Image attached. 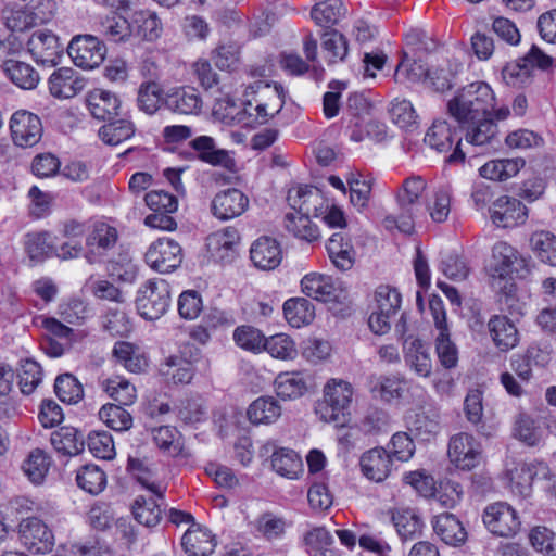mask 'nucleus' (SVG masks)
Returning <instances> with one entry per match:
<instances>
[{
  "mask_svg": "<svg viewBox=\"0 0 556 556\" xmlns=\"http://www.w3.org/2000/svg\"><path fill=\"white\" fill-rule=\"evenodd\" d=\"M233 340L240 348L252 352H260L265 343L264 334L252 326L238 327L233 332Z\"/></svg>",
  "mask_w": 556,
  "mask_h": 556,
  "instance_id": "nucleus-61",
  "label": "nucleus"
},
{
  "mask_svg": "<svg viewBox=\"0 0 556 556\" xmlns=\"http://www.w3.org/2000/svg\"><path fill=\"white\" fill-rule=\"evenodd\" d=\"M48 86L52 97L70 99L84 90L86 80L74 68L60 67L50 75Z\"/></svg>",
  "mask_w": 556,
  "mask_h": 556,
  "instance_id": "nucleus-17",
  "label": "nucleus"
},
{
  "mask_svg": "<svg viewBox=\"0 0 556 556\" xmlns=\"http://www.w3.org/2000/svg\"><path fill=\"white\" fill-rule=\"evenodd\" d=\"M137 480L142 486L149 490L153 496L146 497L139 495L136 497L132 504L134 517L139 523L148 528H153L157 526L162 519V507H166L164 496L166 488L160 483L149 481L143 476H138Z\"/></svg>",
  "mask_w": 556,
  "mask_h": 556,
  "instance_id": "nucleus-6",
  "label": "nucleus"
},
{
  "mask_svg": "<svg viewBox=\"0 0 556 556\" xmlns=\"http://www.w3.org/2000/svg\"><path fill=\"white\" fill-rule=\"evenodd\" d=\"M304 544L312 556H333V551L330 548L333 538L324 527H317L306 532Z\"/></svg>",
  "mask_w": 556,
  "mask_h": 556,
  "instance_id": "nucleus-49",
  "label": "nucleus"
},
{
  "mask_svg": "<svg viewBox=\"0 0 556 556\" xmlns=\"http://www.w3.org/2000/svg\"><path fill=\"white\" fill-rule=\"evenodd\" d=\"M426 190V181L420 176H412L404 180L402 189L397 193V203L401 211L410 214L415 218L425 215L420 198Z\"/></svg>",
  "mask_w": 556,
  "mask_h": 556,
  "instance_id": "nucleus-23",
  "label": "nucleus"
},
{
  "mask_svg": "<svg viewBox=\"0 0 556 556\" xmlns=\"http://www.w3.org/2000/svg\"><path fill=\"white\" fill-rule=\"evenodd\" d=\"M87 445L90 453L101 459H112L115 456V445L112 435L106 431L89 433Z\"/></svg>",
  "mask_w": 556,
  "mask_h": 556,
  "instance_id": "nucleus-59",
  "label": "nucleus"
},
{
  "mask_svg": "<svg viewBox=\"0 0 556 556\" xmlns=\"http://www.w3.org/2000/svg\"><path fill=\"white\" fill-rule=\"evenodd\" d=\"M346 181L350 189L351 203L357 207L358 211H363L367 207L370 199L371 180L363 178L359 174H351Z\"/></svg>",
  "mask_w": 556,
  "mask_h": 556,
  "instance_id": "nucleus-54",
  "label": "nucleus"
},
{
  "mask_svg": "<svg viewBox=\"0 0 556 556\" xmlns=\"http://www.w3.org/2000/svg\"><path fill=\"white\" fill-rule=\"evenodd\" d=\"M301 288L306 296L321 302H337L342 294V290L334 286L331 277L319 274L304 276Z\"/></svg>",
  "mask_w": 556,
  "mask_h": 556,
  "instance_id": "nucleus-27",
  "label": "nucleus"
},
{
  "mask_svg": "<svg viewBox=\"0 0 556 556\" xmlns=\"http://www.w3.org/2000/svg\"><path fill=\"white\" fill-rule=\"evenodd\" d=\"M353 387L341 379L329 380L323 390V400L317 402L315 412L319 418L336 427H345L350 421Z\"/></svg>",
  "mask_w": 556,
  "mask_h": 556,
  "instance_id": "nucleus-2",
  "label": "nucleus"
},
{
  "mask_svg": "<svg viewBox=\"0 0 556 556\" xmlns=\"http://www.w3.org/2000/svg\"><path fill=\"white\" fill-rule=\"evenodd\" d=\"M401 307V294L390 286L381 285L374 293L371 309L380 314L395 315Z\"/></svg>",
  "mask_w": 556,
  "mask_h": 556,
  "instance_id": "nucleus-52",
  "label": "nucleus"
},
{
  "mask_svg": "<svg viewBox=\"0 0 556 556\" xmlns=\"http://www.w3.org/2000/svg\"><path fill=\"white\" fill-rule=\"evenodd\" d=\"M113 355L130 372H141L148 365L147 358L129 342H116Z\"/></svg>",
  "mask_w": 556,
  "mask_h": 556,
  "instance_id": "nucleus-44",
  "label": "nucleus"
},
{
  "mask_svg": "<svg viewBox=\"0 0 556 556\" xmlns=\"http://www.w3.org/2000/svg\"><path fill=\"white\" fill-rule=\"evenodd\" d=\"M164 106L179 114H197L202 106V99L192 87L172 88L165 93Z\"/></svg>",
  "mask_w": 556,
  "mask_h": 556,
  "instance_id": "nucleus-26",
  "label": "nucleus"
},
{
  "mask_svg": "<svg viewBox=\"0 0 556 556\" xmlns=\"http://www.w3.org/2000/svg\"><path fill=\"white\" fill-rule=\"evenodd\" d=\"M189 144L195 152V157L204 163L230 170L236 166V162L229 155V152L216 148L215 140L210 136H199L192 139Z\"/></svg>",
  "mask_w": 556,
  "mask_h": 556,
  "instance_id": "nucleus-21",
  "label": "nucleus"
},
{
  "mask_svg": "<svg viewBox=\"0 0 556 556\" xmlns=\"http://www.w3.org/2000/svg\"><path fill=\"white\" fill-rule=\"evenodd\" d=\"M525 258L518 251L506 242H497L492 249V258L490 262V276L492 278V287L498 289L503 293L511 292L514 285L510 282L514 273L520 274L527 270Z\"/></svg>",
  "mask_w": 556,
  "mask_h": 556,
  "instance_id": "nucleus-3",
  "label": "nucleus"
},
{
  "mask_svg": "<svg viewBox=\"0 0 556 556\" xmlns=\"http://www.w3.org/2000/svg\"><path fill=\"white\" fill-rule=\"evenodd\" d=\"M359 466L368 480L382 482L392 470V457L384 448L375 447L361 456Z\"/></svg>",
  "mask_w": 556,
  "mask_h": 556,
  "instance_id": "nucleus-22",
  "label": "nucleus"
},
{
  "mask_svg": "<svg viewBox=\"0 0 556 556\" xmlns=\"http://www.w3.org/2000/svg\"><path fill=\"white\" fill-rule=\"evenodd\" d=\"M67 53L76 66L91 70L103 62L106 48L92 35H78L68 43Z\"/></svg>",
  "mask_w": 556,
  "mask_h": 556,
  "instance_id": "nucleus-7",
  "label": "nucleus"
},
{
  "mask_svg": "<svg viewBox=\"0 0 556 556\" xmlns=\"http://www.w3.org/2000/svg\"><path fill=\"white\" fill-rule=\"evenodd\" d=\"M490 213L492 222L503 228L515 227L527 218V207L519 200L507 195L500 197Z\"/></svg>",
  "mask_w": 556,
  "mask_h": 556,
  "instance_id": "nucleus-19",
  "label": "nucleus"
},
{
  "mask_svg": "<svg viewBox=\"0 0 556 556\" xmlns=\"http://www.w3.org/2000/svg\"><path fill=\"white\" fill-rule=\"evenodd\" d=\"M483 522L488 530L497 536H514L520 530L517 511L507 503L490 504L483 511Z\"/></svg>",
  "mask_w": 556,
  "mask_h": 556,
  "instance_id": "nucleus-9",
  "label": "nucleus"
},
{
  "mask_svg": "<svg viewBox=\"0 0 556 556\" xmlns=\"http://www.w3.org/2000/svg\"><path fill=\"white\" fill-rule=\"evenodd\" d=\"M263 349L273 357L279 359H293L298 354L294 341L285 333H278L265 339Z\"/></svg>",
  "mask_w": 556,
  "mask_h": 556,
  "instance_id": "nucleus-56",
  "label": "nucleus"
},
{
  "mask_svg": "<svg viewBox=\"0 0 556 556\" xmlns=\"http://www.w3.org/2000/svg\"><path fill=\"white\" fill-rule=\"evenodd\" d=\"M447 454L451 462L462 470H471L482 459L481 444L467 432L451 438Z\"/></svg>",
  "mask_w": 556,
  "mask_h": 556,
  "instance_id": "nucleus-12",
  "label": "nucleus"
},
{
  "mask_svg": "<svg viewBox=\"0 0 556 556\" xmlns=\"http://www.w3.org/2000/svg\"><path fill=\"white\" fill-rule=\"evenodd\" d=\"M529 541L532 547L545 556H556V533L544 526L530 530Z\"/></svg>",
  "mask_w": 556,
  "mask_h": 556,
  "instance_id": "nucleus-58",
  "label": "nucleus"
},
{
  "mask_svg": "<svg viewBox=\"0 0 556 556\" xmlns=\"http://www.w3.org/2000/svg\"><path fill=\"white\" fill-rule=\"evenodd\" d=\"M433 530L447 545L460 546L467 540V531L459 519L450 513L435 516Z\"/></svg>",
  "mask_w": 556,
  "mask_h": 556,
  "instance_id": "nucleus-29",
  "label": "nucleus"
},
{
  "mask_svg": "<svg viewBox=\"0 0 556 556\" xmlns=\"http://www.w3.org/2000/svg\"><path fill=\"white\" fill-rule=\"evenodd\" d=\"M494 105L491 87L484 81H475L457 90L447 102V111L468 143L484 146L491 143L498 131L492 118Z\"/></svg>",
  "mask_w": 556,
  "mask_h": 556,
  "instance_id": "nucleus-1",
  "label": "nucleus"
},
{
  "mask_svg": "<svg viewBox=\"0 0 556 556\" xmlns=\"http://www.w3.org/2000/svg\"><path fill=\"white\" fill-rule=\"evenodd\" d=\"M181 545L190 556H208L216 547V539L207 528L198 523L187 529Z\"/></svg>",
  "mask_w": 556,
  "mask_h": 556,
  "instance_id": "nucleus-28",
  "label": "nucleus"
},
{
  "mask_svg": "<svg viewBox=\"0 0 556 556\" xmlns=\"http://www.w3.org/2000/svg\"><path fill=\"white\" fill-rule=\"evenodd\" d=\"M153 441L165 454L177 457L182 454L181 435L176 428L161 426L152 429Z\"/></svg>",
  "mask_w": 556,
  "mask_h": 556,
  "instance_id": "nucleus-45",
  "label": "nucleus"
},
{
  "mask_svg": "<svg viewBox=\"0 0 556 556\" xmlns=\"http://www.w3.org/2000/svg\"><path fill=\"white\" fill-rule=\"evenodd\" d=\"M346 8L341 0H325L313 5L311 17L323 28H331L345 15Z\"/></svg>",
  "mask_w": 556,
  "mask_h": 556,
  "instance_id": "nucleus-36",
  "label": "nucleus"
},
{
  "mask_svg": "<svg viewBox=\"0 0 556 556\" xmlns=\"http://www.w3.org/2000/svg\"><path fill=\"white\" fill-rule=\"evenodd\" d=\"M49 467V457L43 451L37 448L30 452L27 459L23 463L22 469L30 482L40 484L43 482Z\"/></svg>",
  "mask_w": 556,
  "mask_h": 556,
  "instance_id": "nucleus-51",
  "label": "nucleus"
},
{
  "mask_svg": "<svg viewBox=\"0 0 556 556\" xmlns=\"http://www.w3.org/2000/svg\"><path fill=\"white\" fill-rule=\"evenodd\" d=\"M50 441L53 448L64 456L78 455L85 447L83 432L74 427H61L52 432Z\"/></svg>",
  "mask_w": 556,
  "mask_h": 556,
  "instance_id": "nucleus-31",
  "label": "nucleus"
},
{
  "mask_svg": "<svg viewBox=\"0 0 556 556\" xmlns=\"http://www.w3.org/2000/svg\"><path fill=\"white\" fill-rule=\"evenodd\" d=\"M54 391L56 396L67 404H75L84 396L81 383L72 374L60 375L55 379Z\"/></svg>",
  "mask_w": 556,
  "mask_h": 556,
  "instance_id": "nucleus-53",
  "label": "nucleus"
},
{
  "mask_svg": "<svg viewBox=\"0 0 556 556\" xmlns=\"http://www.w3.org/2000/svg\"><path fill=\"white\" fill-rule=\"evenodd\" d=\"M134 34L137 36L152 41L161 35V23L156 14L151 11L135 12L131 20Z\"/></svg>",
  "mask_w": 556,
  "mask_h": 556,
  "instance_id": "nucleus-47",
  "label": "nucleus"
},
{
  "mask_svg": "<svg viewBox=\"0 0 556 556\" xmlns=\"http://www.w3.org/2000/svg\"><path fill=\"white\" fill-rule=\"evenodd\" d=\"M392 521L403 541L414 540L421 534L424 523L413 509H395L392 514Z\"/></svg>",
  "mask_w": 556,
  "mask_h": 556,
  "instance_id": "nucleus-37",
  "label": "nucleus"
},
{
  "mask_svg": "<svg viewBox=\"0 0 556 556\" xmlns=\"http://www.w3.org/2000/svg\"><path fill=\"white\" fill-rule=\"evenodd\" d=\"M2 68L10 80L22 89L31 90L39 83L38 72L28 63L9 59L4 61Z\"/></svg>",
  "mask_w": 556,
  "mask_h": 556,
  "instance_id": "nucleus-33",
  "label": "nucleus"
},
{
  "mask_svg": "<svg viewBox=\"0 0 556 556\" xmlns=\"http://www.w3.org/2000/svg\"><path fill=\"white\" fill-rule=\"evenodd\" d=\"M76 482L81 490L97 495L101 493L106 485V475L99 466L88 464L77 471Z\"/></svg>",
  "mask_w": 556,
  "mask_h": 556,
  "instance_id": "nucleus-43",
  "label": "nucleus"
},
{
  "mask_svg": "<svg viewBox=\"0 0 556 556\" xmlns=\"http://www.w3.org/2000/svg\"><path fill=\"white\" fill-rule=\"evenodd\" d=\"M100 30L108 40L113 42L125 41L134 34L131 22H128L124 16L118 14L106 16L101 22Z\"/></svg>",
  "mask_w": 556,
  "mask_h": 556,
  "instance_id": "nucleus-48",
  "label": "nucleus"
},
{
  "mask_svg": "<svg viewBox=\"0 0 556 556\" xmlns=\"http://www.w3.org/2000/svg\"><path fill=\"white\" fill-rule=\"evenodd\" d=\"M100 419L115 431H126L132 426V417L124 406L117 404H105L99 410Z\"/></svg>",
  "mask_w": 556,
  "mask_h": 556,
  "instance_id": "nucleus-50",
  "label": "nucleus"
},
{
  "mask_svg": "<svg viewBox=\"0 0 556 556\" xmlns=\"http://www.w3.org/2000/svg\"><path fill=\"white\" fill-rule=\"evenodd\" d=\"M531 248L536 257L551 266H556V236L549 231L541 230L532 233Z\"/></svg>",
  "mask_w": 556,
  "mask_h": 556,
  "instance_id": "nucleus-46",
  "label": "nucleus"
},
{
  "mask_svg": "<svg viewBox=\"0 0 556 556\" xmlns=\"http://www.w3.org/2000/svg\"><path fill=\"white\" fill-rule=\"evenodd\" d=\"M460 141L462 138L455 137L451 125L442 119L434 121L425 137V142L440 153H447L453 149V152L445 160L450 164L463 163L465 160V153L460 149Z\"/></svg>",
  "mask_w": 556,
  "mask_h": 556,
  "instance_id": "nucleus-8",
  "label": "nucleus"
},
{
  "mask_svg": "<svg viewBox=\"0 0 556 556\" xmlns=\"http://www.w3.org/2000/svg\"><path fill=\"white\" fill-rule=\"evenodd\" d=\"M321 49L328 65L343 62L349 52L346 37L336 29L321 35Z\"/></svg>",
  "mask_w": 556,
  "mask_h": 556,
  "instance_id": "nucleus-38",
  "label": "nucleus"
},
{
  "mask_svg": "<svg viewBox=\"0 0 556 556\" xmlns=\"http://www.w3.org/2000/svg\"><path fill=\"white\" fill-rule=\"evenodd\" d=\"M117 238V230L114 227L105 223H96L86 238L87 262L89 264L100 262L108 251L115 247Z\"/></svg>",
  "mask_w": 556,
  "mask_h": 556,
  "instance_id": "nucleus-15",
  "label": "nucleus"
},
{
  "mask_svg": "<svg viewBox=\"0 0 556 556\" xmlns=\"http://www.w3.org/2000/svg\"><path fill=\"white\" fill-rule=\"evenodd\" d=\"M136 128L132 122L128 119L108 121L100 127L99 137L109 146H117L135 135Z\"/></svg>",
  "mask_w": 556,
  "mask_h": 556,
  "instance_id": "nucleus-40",
  "label": "nucleus"
},
{
  "mask_svg": "<svg viewBox=\"0 0 556 556\" xmlns=\"http://www.w3.org/2000/svg\"><path fill=\"white\" fill-rule=\"evenodd\" d=\"M296 197L299 200L303 199V202L298 205V202L293 197L289 195V201H292V207L295 212L287 213L285 216V227L294 237L313 242L319 238V231L316 225L312 223L308 217L309 208L305 207L307 199L319 198V190L313 188H299L296 190Z\"/></svg>",
  "mask_w": 556,
  "mask_h": 556,
  "instance_id": "nucleus-5",
  "label": "nucleus"
},
{
  "mask_svg": "<svg viewBox=\"0 0 556 556\" xmlns=\"http://www.w3.org/2000/svg\"><path fill=\"white\" fill-rule=\"evenodd\" d=\"M211 362L208 358L200 356L192 366L190 362L180 356H169L161 365L162 375L169 377L174 383H189L195 371L206 375L210 371Z\"/></svg>",
  "mask_w": 556,
  "mask_h": 556,
  "instance_id": "nucleus-18",
  "label": "nucleus"
},
{
  "mask_svg": "<svg viewBox=\"0 0 556 556\" xmlns=\"http://www.w3.org/2000/svg\"><path fill=\"white\" fill-rule=\"evenodd\" d=\"M273 451L271 467L280 476L295 479L303 470V463L301 457L289 448H278L271 442H267L261 448V454L265 455Z\"/></svg>",
  "mask_w": 556,
  "mask_h": 556,
  "instance_id": "nucleus-24",
  "label": "nucleus"
},
{
  "mask_svg": "<svg viewBox=\"0 0 556 556\" xmlns=\"http://www.w3.org/2000/svg\"><path fill=\"white\" fill-rule=\"evenodd\" d=\"M22 544L34 554H47L54 546V535L48 526L37 517L22 519L18 525Z\"/></svg>",
  "mask_w": 556,
  "mask_h": 556,
  "instance_id": "nucleus-10",
  "label": "nucleus"
},
{
  "mask_svg": "<svg viewBox=\"0 0 556 556\" xmlns=\"http://www.w3.org/2000/svg\"><path fill=\"white\" fill-rule=\"evenodd\" d=\"M103 390L113 399L117 405H132L137 399V391L128 380L123 377L115 376L102 382Z\"/></svg>",
  "mask_w": 556,
  "mask_h": 556,
  "instance_id": "nucleus-41",
  "label": "nucleus"
},
{
  "mask_svg": "<svg viewBox=\"0 0 556 556\" xmlns=\"http://www.w3.org/2000/svg\"><path fill=\"white\" fill-rule=\"evenodd\" d=\"M250 258L255 267L271 270L279 266L282 251L278 241L270 237H261L250 249Z\"/></svg>",
  "mask_w": 556,
  "mask_h": 556,
  "instance_id": "nucleus-25",
  "label": "nucleus"
},
{
  "mask_svg": "<svg viewBox=\"0 0 556 556\" xmlns=\"http://www.w3.org/2000/svg\"><path fill=\"white\" fill-rule=\"evenodd\" d=\"M249 206V198L237 188L220 191L212 200L211 211L220 220H228L243 214Z\"/></svg>",
  "mask_w": 556,
  "mask_h": 556,
  "instance_id": "nucleus-16",
  "label": "nucleus"
},
{
  "mask_svg": "<svg viewBox=\"0 0 556 556\" xmlns=\"http://www.w3.org/2000/svg\"><path fill=\"white\" fill-rule=\"evenodd\" d=\"M10 130L13 142L22 148L37 144L42 137V124L36 114L20 110L10 119Z\"/></svg>",
  "mask_w": 556,
  "mask_h": 556,
  "instance_id": "nucleus-13",
  "label": "nucleus"
},
{
  "mask_svg": "<svg viewBox=\"0 0 556 556\" xmlns=\"http://www.w3.org/2000/svg\"><path fill=\"white\" fill-rule=\"evenodd\" d=\"M405 362L420 377H429L432 371L430 348L419 339L404 341Z\"/></svg>",
  "mask_w": 556,
  "mask_h": 556,
  "instance_id": "nucleus-30",
  "label": "nucleus"
},
{
  "mask_svg": "<svg viewBox=\"0 0 556 556\" xmlns=\"http://www.w3.org/2000/svg\"><path fill=\"white\" fill-rule=\"evenodd\" d=\"M48 232L29 233L26 237L25 249L33 262H41L52 254L53 247L49 242Z\"/></svg>",
  "mask_w": 556,
  "mask_h": 556,
  "instance_id": "nucleus-60",
  "label": "nucleus"
},
{
  "mask_svg": "<svg viewBox=\"0 0 556 556\" xmlns=\"http://www.w3.org/2000/svg\"><path fill=\"white\" fill-rule=\"evenodd\" d=\"M170 303V288L163 279L147 280L137 291L136 307L146 320L160 319Z\"/></svg>",
  "mask_w": 556,
  "mask_h": 556,
  "instance_id": "nucleus-4",
  "label": "nucleus"
},
{
  "mask_svg": "<svg viewBox=\"0 0 556 556\" xmlns=\"http://www.w3.org/2000/svg\"><path fill=\"white\" fill-rule=\"evenodd\" d=\"M282 308L287 323L293 328L307 326L315 318V306L305 298H291Z\"/></svg>",
  "mask_w": 556,
  "mask_h": 556,
  "instance_id": "nucleus-34",
  "label": "nucleus"
},
{
  "mask_svg": "<svg viewBox=\"0 0 556 556\" xmlns=\"http://www.w3.org/2000/svg\"><path fill=\"white\" fill-rule=\"evenodd\" d=\"M488 327L494 344L501 351H508L517 345L518 330L506 316H493Z\"/></svg>",
  "mask_w": 556,
  "mask_h": 556,
  "instance_id": "nucleus-32",
  "label": "nucleus"
},
{
  "mask_svg": "<svg viewBox=\"0 0 556 556\" xmlns=\"http://www.w3.org/2000/svg\"><path fill=\"white\" fill-rule=\"evenodd\" d=\"M428 79L435 91L448 90L452 87V74L445 68H435L432 71H424L421 65H418V72L415 67L407 71V77L412 80L419 79L420 77Z\"/></svg>",
  "mask_w": 556,
  "mask_h": 556,
  "instance_id": "nucleus-57",
  "label": "nucleus"
},
{
  "mask_svg": "<svg viewBox=\"0 0 556 556\" xmlns=\"http://www.w3.org/2000/svg\"><path fill=\"white\" fill-rule=\"evenodd\" d=\"M144 258L154 270L162 274L170 273L180 266L182 249L173 239L160 238L149 247Z\"/></svg>",
  "mask_w": 556,
  "mask_h": 556,
  "instance_id": "nucleus-11",
  "label": "nucleus"
},
{
  "mask_svg": "<svg viewBox=\"0 0 556 556\" xmlns=\"http://www.w3.org/2000/svg\"><path fill=\"white\" fill-rule=\"evenodd\" d=\"M277 395L285 400L302 396L306 390V381L300 372H281L275 380Z\"/></svg>",
  "mask_w": 556,
  "mask_h": 556,
  "instance_id": "nucleus-42",
  "label": "nucleus"
},
{
  "mask_svg": "<svg viewBox=\"0 0 556 556\" xmlns=\"http://www.w3.org/2000/svg\"><path fill=\"white\" fill-rule=\"evenodd\" d=\"M164 90L157 83H142L137 92V106L141 112L153 115L164 105Z\"/></svg>",
  "mask_w": 556,
  "mask_h": 556,
  "instance_id": "nucleus-39",
  "label": "nucleus"
},
{
  "mask_svg": "<svg viewBox=\"0 0 556 556\" xmlns=\"http://www.w3.org/2000/svg\"><path fill=\"white\" fill-rule=\"evenodd\" d=\"M86 103L91 116L99 121L114 119L121 110L119 97L109 90L94 89L88 92Z\"/></svg>",
  "mask_w": 556,
  "mask_h": 556,
  "instance_id": "nucleus-20",
  "label": "nucleus"
},
{
  "mask_svg": "<svg viewBox=\"0 0 556 556\" xmlns=\"http://www.w3.org/2000/svg\"><path fill=\"white\" fill-rule=\"evenodd\" d=\"M286 520L273 513H264L255 520L256 531L267 541L279 540L286 532Z\"/></svg>",
  "mask_w": 556,
  "mask_h": 556,
  "instance_id": "nucleus-55",
  "label": "nucleus"
},
{
  "mask_svg": "<svg viewBox=\"0 0 556 556\" xmlns=\"http://www.w3.org/2000/svg\"><path fill=\"white\" fill-rule=\"evenodd\" d=\"M247 415L254 425H269L280 417L281 407L273 396H261L250 404Z\"/></svg>",
  "mask_w": 556,
  "mask_h": 556,
  "instance_id": "nucleus-35",
  "label": "nucleus"
},
{
  "mask_svg": "<svg viewBox=\"0 0 556 556\" xmlns=\"http://www.w3.org/2000/svg\"><path fill=\"white\" fill-rule=\"evenodd\" d=\"M27 48L37 63L48 66L56 65L63 51L59 38L52 31L45 29L31 34Z\"/></svg>",
  "mask_w": 556,
  "mask_h": 556,
  "instance_id": "nucleus-14",
  "label": "nucleus"
},
{
  "mask_svg": "<svg viewBox=\"0 0 556 556\" xmlns=\"http://www.w3.org/2000/svg\"><path fill=\"white\" fill-rule=\"evenodd\" d=\"M435 350L441 365L451 369L458 362V350L450 339V331L439 332L435 339Z\"/></svg>",
  "mask_w": 556,
  "mask_h": 556,
  "instance_id": "nucleus-63",
  "label": "nucleus"
},
{
  "mask_svg": "<svg viewBox=\"0 0 556 556\" xmlns=\"http://www.w3.org/2000/svg\"><path fill=\"white\" fill-rule=\"evenodd\" d=\"M18 378L22 393L31 394L41 382L40 365L33 359H25L21 365Z\"/></svg>",
  "mask_w": 556,
  "mask_h": 556,
  "instance_id": "nucleus-62",
  "label": "nucleus"
},
{
  "mask_svg": "<svg viewBox=\"0 0 556 556\" xmlns=\"http://www.w3.org/2000/svg\"><path fill=\"white\" fill-rule=\"evenodd\" d=\"M425 213L428 212L431 219L435 223H443L450 215L451 211V194L445 188H439L434 194L432 202H429L427 207L424 208Z\"/></svg>",
  "mask_w": 556,
  "mask_h": 556,
  "instance_id": "nucleus-64",
  "label": "nucleus"
}]
</instances>
